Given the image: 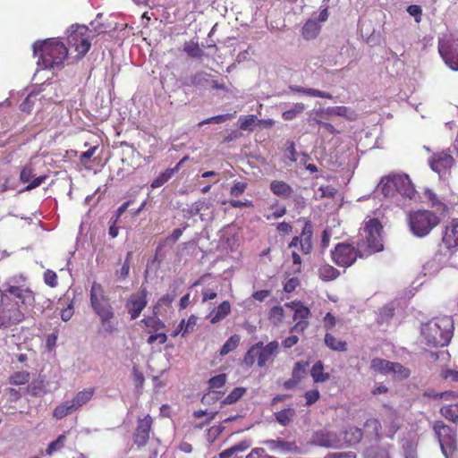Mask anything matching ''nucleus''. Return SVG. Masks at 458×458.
Segmentation results:
<instances>
[{"label":"nucleus","instance_id":"nucleus-61","mask_svg":"<svg viewBox=\"0 0 458 458\" xmlns=\"http://www.w3.org/2000/svg\"><path fill=\"white\" fill-rule=\"evenodd\" d=\"M167 341V335L165 333L151 334L147 342L148 344H153L158 342L159 344H164Z\"/></svg>","mask_w":458,"mask_h":458},{"label":"nucleus","instance_id":"nucleus-53","mask_svg":"<svg viewBox=\"0 0 458 458\" xmlns=\"http://www.w3.org/2000/svg\"><path fill=\"white\" fill-rule=\"evenodd\" d=\"M233 116V114H219V115L212 116V117H209V118H207V119L203 120L202 122H200L199 123V125L202 126L204 124H208V123H225V122L232 119Z\"/></svg>","mask_w":458,"mask_h":458},{"label":"nucleus","instance_id":"nucleus-49","mask_svg":"<svg viewBox=\"0 0 458 458\" xmlns=\"http://www.w3.org/2000/svg\"><path fill=\"white\" fill-rule=\"evenodd\" d=\"M391 374L397 379H406L410 377L411 372L410 369L404 366H403L399 362H394V365L391 369Z\"/></svg>","mask_w":458,"mask_h":458},{"label":"nucleus","instance_id":"nucleus-33","mask_svg":"<svg viewBox=\"0 0 458 458\" xmlns=\"http://www.w3.org/2000/svg\"><path fill=\"white\" fill-rule=\"evenodd\" d=\"M76 408L72 401H66L58 404L53 411V417L56 420H62L64 417L76 411Z\"/></svg>","mask_w":458,"mask_h":458},{"label":"nucleus","instance_id":"nucleus-21","mask_svg":"<svg viewBox=\"0 0 458 458\" xmlns=\"http://www.w3.org/2000/svg\"><path fill=\"white\" fill-rule=\"evenodd\" d=\"M364 432L366 437L369 438L372 441L378 442L382 437V426L378 420L370 418L368 419L364 425Z\"/></svg>","mask_w":458,"mask_h":458},{"label":"nucleus","instance_id":"nucleus-28","mask_svg":"<svg viewBox=\"0 0 458 458\" xmlns=\"http://www.w3.org/2000/svg\"><path fill=\"white\" fill-rule=\"evenodd\" d=\"M424 195L430 202L431 208H435L437 212L442 215L448 213L449 208L447 205L442 202L433 191L427 189L424 192Z\"/></svg>","mask_w":458,"mask_h":458},{"label":"nucleus","instance_id":"nucleus-14","mask_svg":"<svg viewBox=\"0 0 458 458\" xmlns=\"http://www.w3.org/2000/svg\"><path fill=\"white\" fill-rule=\"evenodd\" d=\"M313 235L312 225L306 221L300 236H294L289 243V248L299 247L301 254L308 255L312 250L311 238Z\"/></svg>","mask_w":458,"mask_h":458},{"label":"nucleus","instance_id":"nucleus-9","mask_svg":"<svg viewBox=\"0 0 458 458\" xmlns=\"http://www.w3.org/2000/svg\"><path fill=\"white\" fill-rule=\"evenodd\" d=\"M382 230L383 226L377 218H371L365 223L366 242L370 252H378L383 250Z\"/></svg>","mask_w":458,"mask_h":458},{"label":"nucleus","instance_id":"nucleus-13","mask_svg":"<svg viewBox=\"0 0 458 458\" xmlns=\"http://www.w3.org/2000/svg\"><path fill=\"white\" fill-rule=\"evenodd\" d=\"M438 52L452 70L458 71V39L439 40Z\"/></svg>","mask_w":458,"mask_h":458},{"label":"nucleus","instance_id":"nucleus-2","mask_svg":"<svg viewBox=\"0 0 458 458\" xmlns=\"http://www.w3.org/2000/svg\"><path fill=\"white\" fill-rule=\"evenodd\" d=\"M454 333V321L449 316L437 317L421 326L422 342L431 347L447 345Z\"/></svg>","mask_w":458,"mask_h":458},{"label":"nucleus","instance_id":"nucleus-48","mask_svg":"<svg viewBox=\"0 0 458 458\" xmlns=\"http://www.w3.org/2000/svg\"><path fill=\"white\" fill-rule=\"evenodd\" d=\"M284 318V310L282 306H274L268 312V319L275 325L278 326Z\"/></svg>","mask_w":458,"mask_h":458},{"label":"nucleus","instance_id":"nucleus-60","mask_svg":"<svg viewBox=\"0 0 458 458\" xmlns=\"http://www.w3.org/2000/svg\"><path fill=\"white\" fill-rule=\"evenodd\" d=\"M304 397L306 399V404L311 405L315 403L320 397V394L318 389H313L310 391H307L304 394Z\"/></svg>","mask_w":458,"mask_h":458},{"label":"nucleus","instance_id":"nucleus-45","mask_svg":"<svg viewBox=\"0 0 458 458\" xmlns=\"http://www.w3.org/2000/svg\"><path fill=\"white\" fill-rule=\"evenodd\" d=\"M305 110V105L302 103H296L292 108L285 110L282 114V117L284 121H292L296 118L299 114H302Z\"/></svg>","mask_w":458,"mask_h":458},{"label":"nucleus","instance_id":"nucleus-10","mask_svg":"<svg viewBox=\"0 0 458 458\" xmlns=\"http://www.w3.org/2000/svg\"><path fill=\"white\" fill-rule=\"evenodd\" d=\"M285 306L293 310V320L296 323L291 328V332L302 333L309 327V318L310 316V310L308 307L304 306L301 301H291L285 303Z\"/></svg>","mask_w":458,"mask_h":458},{"label":"nucleus","instance_id":"nucleus-1","mask_svg":"<svg viewBox=\"0 0 458 458\" xmlns=\"http://www.w3.org/2000/svg\"><path fill=\"white\" fill-rule=\"evenodd\" d=\"M34 304L35 293L30 288L4 284L0 290V327L9 328L22 322Z\"/></svg>","mask_w":458,"mask_h":458},{"label":"nucleus","instance_id":"nucleus-24","mask_svg":"<svg viewBox=\"0 0 458 458\" xmlns=\"http://www.w3.org/2000/svg\"><path fill=\"white\" fill-rule=\"evenodd\" d=\"M269 189L274 195L284 199L291 198L293 192V188L281 180H273L270 182Z\"/></svg>","mask_w":458,"mask_h":458},{"label":"nucleus","instance_id":"nucleus-44","mask_svg":"<svg viewBox=\"0 0 458 458\" xmlns=\"http://www.w3.org/2000/svg\"><path fill=\"white\" fill-rule=\"evenodd\" d=\"M247 389L245 387L240 386L233 389L222 401L223 404H233L237 403L246 393Z\"/></svg>","mask_w":458,"mask_h":458},{"label":"nucleus","instance_id":"nucleus-55","mask_svg":"<svg viewBox=\"0 0 458 458\" xmlns=\"http://www.w3.org/2000/svg\"><path fill=\"white\" fill-rule=\"evenodd\" d=\"M256 120L257 117L254 114L249 116H242L239 119V128L242 131L250 130L255 124Z\"/></svg>","mask_w":458,"mask_h":458},{"label":"nucleus","instance_id":"nucleus-57","mask_svg":"<svg viewBox=\"0 0 458 458\" xmlns=\"http://www.w3.org/2000/svg\"><path fill=\"white\" fill-rule=\"evenodd\" d=\"M247 186H248L247 183L244 182H234L230 190L231 196L239 197L245 191V190L247 189Z\"/></svg>","mask_w":458,"mask_h":458},{"label":"nucleus","instance_id":"nucleus-36","mask_svg":"<svg viewBox=\"0 0 458 458\" xmlns=\"http://www.w3.org/2000/svg\"><path fill=\"white\" fill-rule=\"evenodd\" d=\"M290 89L293 92L301 93L310 97L322 98L327 99L333 98V96L330 93L315 89H308L301 86H290Z\"/></svg>","mask_w":458,"mask_h":458},{"label":"nucleus","instance_id":"nucleus-37","mask_svg":"<svg viewBox=\"0 0 458 458\" xmlns=\"http://www.w3.org/2000/svg\"><path fill=\"white\" fill-rule=\"evenodd\" d=\"M141 323L148 328V333L157 332L165 327L164 322L156 314L143 318Z\"/></svg>","mask_w":458,"mask_h":458},{"label":"nucleus","instance_id":"nucleus-50","mask_svg":"<svg viewBox=\"0 0 458 458\" xmlns=\"http://www.w3.org/2000/svg\"><path fill=\"white\" fill-rule=\"evenodd\" d=\"M208 74L204 72H199L191 75L189 81L186 82L187 86H203L208 82Z\"/></svg>","mask_w":458,"mask_h":458},{"label":"nucleus","instance_id":"nucleus-34","mask_svg":"<svg viewBox=\"0 0 458 458\" xmlns=\"http://www.w3.org/2000/svg\"><path fill=\"white\" fill-rule=\"evenodd\" d=\"M109 301L106 295L104 287L98 282H93L90 289V304H98Z\"/></svg>","mask_w":458,"mask_h":458},{"label":"nucleus","instance_id":"nucleus-32","mask_svg":"<svg viewBox=\"0 0 458 458\" xmlns=\"http://www.w3.org/2000/svg\"><path fill=\"white\" fill-rule=\"evenodd\" d=\"M318 274L322 281L329 282L336 279L340 271L329 264H324L318 267Z\"/></svg>","mask_w":458,"mask_h":458},{"label":"nucleus","instance_id":"nucleus-46","mask_svg":"<svg viewBox=\"0 0 458 458\" xmlns=\"http://www.w3.org/2000/svg\"><path fill=\"white\" fill-rule=\"evenodd\" d=\"M66 440V435L61 434L58 437L52 441L45 450V454L48 456H52L54 453L60 451L64 448V443Z\"/></svg>","mask_w":458,"mask_h":458},{"label":"nucleus","instance_id":"nucleus-40","mask_svg":"<svg viewBox=\"0 0 458 458\" xmlns=\"http://www.w3.org/2000/svg\"><path fill=\"white\" fill-rule=\"evenodd\" d=\"M240 341H241V336L239 335H236V334L233 335L223 344V346L220 349L219 354L221 356H225V355L228 354L230 352L235 350L238 347Z\"/></svg>","mask_w":458,"mask_h":458},{"label":"nucleus","instance_id":"nucleus-31","mask_svg":"<svg viewBox=\"0 0 458 458\" xmlns=\"http://www.w3.org/2000/svg\"><path fill=\"white\" fill-rule=\"evenodd\" d=\"M94 394L95 389L92 387L83 389L82 391L78 392L71 401L75 406L76 410H78L89 403L92 399Z\"/></svg>","mask_w":458,"mask_h":458},{"label":"nucleus","instance_id":"nucleus-22","mask_svg":"<svg viewBox=\"0 0 458 458\" xmlns=\"http://www.w3.org/2000/svg\"><path fill=\"white\" fill-rule=\"evenodd\" d=\"M267 444L271 449H278L284 453H290L295 454H302L301 448L297 445L295 441H284V440H269Z\"/></svg>","mask_w":458,"mask_h":458},{"label":"nucleus","instance_id":"nucleus-7","mask_svg":"<svg viewBox=\"0 0 458 458\" xmlns=\"http://www.w3.org/2000/svg\"><path fill=\"white\" fill-rule=\"evenodd\" d=\"M67 42L69 47L76 52L75 58L81 59L89 51L91 47L89 28L84 25L72 26L67 37Z\"/></svg>","mask_w":458,"mask_h":458},{"label":"nucleus","instance_id":"nucleus-64","mask_svg":"<svg viewBox=\"0 0 458 458\" xmlns=\"http://www.w3.org/2000/svg\"><path fill=\"white\" fill-rule=\"evenodd\" d=\"M324 458H357L354 452L330 453Z\"/></svg>","mask_w":458,"mask_h":458},{"label":"nucleus","instance_id":"nucleus-6","mask_svg":"<svg viewBox=\"0 0 458 458\" xmlns=\"http://www.w3.org/2000/svg\"><path fill=\"white\" fill-rule=\"evenodd\" d=\"M445 458H457L456 429L445 425L443 421H436L433 427Z\"/></svg>","mask_w":458,"mask_h":458},{"label":"nucleus","instance_id":"nucleus-54","mask_svg":"<svg viewBox=\"0 0 458 458\" xmlns=\"http://www.w3.org/2000/svg\"><path fill=\"white\" fill-rule=\"evenodd\" d=\"M43 279H44V283L47 285L50 286L51 288H54V287L57 286V284H58L57 275L55 271H53L51 269H47L44 272Z\"/></svg>","mask_w":458,"mask_h":458},{"label":"nucleus","instance_id":"nucleus-23","mask_svg":"<svg viewBox=\"0 0 458 458\" xmlns=\"http://www.w3.org/2000/svg\"><path fill=\"white\" fill-rule=\"evenodd\" d=\"M188 157H184L174 168H167L162 172L156 179H154L150 184L152 189L159 188L168 182L172 176L177 172L181 165L188 160Z\"/></svg>","mask_w":458,"mask_h":458},{"label":"nucleus","instance_id":"nucleus-15","mask_svg":"<svg viewBox=\"0 0 458 458\" xmlns=\"http://www.w3.org/2000/svg\"><path fill=\"white\" fill-rule=\"evenodd\" d=\"M148 291L146 288L141 289L137 293L130 295L125 308L130 314L131 319L134 320L138 318L141 311L146 308L148 304Z\"/></svg>","mask_w":458,"mask_h":458},{"label":"nucleus","instance_id":"nucleus-39","mask_svg":"<svg viewBox=\"0 0 458 458\" xmlns=\"http://www.w3.org/2000/svg\"><path fill=\"white\" fill-rule=\"evenodd\" d=\"M30 379V374L27 370L15 371L9 377V384L21 386L27 384Z\"/></svg>","mask_w":458,"mask_h":458},{"label":"nucleus","instance_id":"nucleus-20","mask_svg":"<svg viewBox=\"0 0 458 458\" xmlns=\"http://www.w3.org/2000/svg\"><path fill=\"white\" fill-rule=\"evenodd\" d=\"M396 192L410 199H414L417 191L407 174H396Z\"/></svg>","mask_w":458,"mask_h":458},{"label":"nucleus","instance_id":"nucleus-11","mask_svg":"<svg viewBox=\"0 0 458 458\" xmlns=\"http://www.w3.org/2000/svg\"><path fill=\"white\" fill-rule=\"evenodd\" d=\"M90 305L94 312L99 317L104 331L109 334L114 332L117 323L114 322V312L109 301Z\"/></svg>","mask_w":458,"mask_h":458},{"label":"nucleus","instance_id":"nucleus-51","mask_svg":"<svg viewBox=\"0 0 458 458\" xmlns=\"http://www.w3.org/2000/svg\"><path fill=\"white\" fill-rule=\"evenodd\" d=\"M226 381H227V375L225 373L212 377L208 382V389L216 390V389L222 388L225 386Z\"/></svg>","mask_w":458,"mask_h":458},{"label":"nucleus","instance_id":"nucleus-43","mask_svg":"<svg viewBox=\"0 0 458 458\" xmlns=\"http://www.w3.org/2000/svg\"><path fill=\"white\" fill-rule=\"evenodd\" d=\"M183 51L192 58H201L204 55V52L199 47V43L194 41L185 42Z\"/></svg>","mask_w":458,"mask_h":458},{"label":"nucleus","instance_id":"nucleus-18","mask_svg":"<svg viewBox=\"0 0 458 458\" xmlns=\"http://www.w3.org/2000/svg\"><path fill=\"white\" fill-rule=\"evenodd\" d=\"M454 163V157L447 151L434 154L429 161L432 170L439 174L450 169Z\"/></svg>","mask_w":458,"mask_h":458},{"label":"nucleus","instance_id":"nucleus-30","mask_svg":"<svg viewBox=\"0 0 458 458\" xmlns=\"http://www.w3.org/2000/svg\"><path fill=\"white\" fill-rule=\"evenodd\" d=\"M231 312V305L228 301L220 303L217 308L210 313V322L218 323L227 317Z\"/></svg>","mask_w":458,"mask_h":458},{"label":"nucleus","instance_id":"nucleus-4","mask_svg":"<svg viewBox=\"0 0 458 458\" xmlns=\"http://www.w3.org/2000/svg\"><path fill=\"white\" fill-rule=\"evenodd\" d=\"M278 352L279 343L277 341H271L267 344L260 341L248 349L242 360V364L251 368L257 362L259 368H263L268 362H273Z\"/></svg>","mask_w":458,"mask_h":458},{"label":"nucleus","instance_id":"nucleus-59","mask_svg":"<svg viewBox=\"0 0 458 458\" xmlns=\"http://www.w3.org/2000/svg\"><path fill=\"white\" fill-rule=\"evenodd\" d=\"M385 365H387V360L380 358H374L370 362V368L379 373L383 372Z\"/></svg>","mask_w":458,"mask_h":458},{"label":"nucleus","instance_id":"nucleus-35","mask_svg":"<svg viewBox=\"0 0 458 458\" xmlns=\"http://www.w3.org/2000/svg\"><path fill=\"white\" fill-rule=\"evenodd\" d=\"M295 416L296 411L293 408H286L275 413L276 420L284 427L293 422Z\"/></svg>","mask_w":458,"mask_h":458},{"label":"nucleus","instance_id":"nucleus-38","mask_svg":"<svg viewBox=\"0 0 458 458\" xmlns=\"http://www.w3.org/2000/svg\"><path fill=\"white\" fill-rule=\"evenodd\" d=\"M310 374L316 383L326 382L330 377L328 373L324 372V366L320 360L313 365Z\"/></svg>","mask_w":458,"mask_h":458},{"label":"nucleus","instance_id":"nucleus-27","mask_svg":"<svg viewBox=\"0 0 458 458\" xmlns=\"http://www.w3.org/2000/svg\"><path fill=\"white\" fill-rule=\"evenodd\" d=\"M324 343L327 348L335 352H346L348 349V344L346 341L338 340L336 337L331 334L330 332H327L324 337Z\"/></svg>","mask_w":458,"mask_h":458},{"label":"nucleus","instance_id":"nucleus-3","mask_svg":"<svg viewBox=\"0 0 458 458\" xmlns=\"http://www.w3.org/2000/svg\"><path fill=\"white\" fill-rule=\"evenodd\" d=\"M35 56H39L45 68H62L68 56V49L64 42L57 38L38 41L33 45Z\"/></svg>","mask_w":458,"mask_h":458},{"label":"nucleus","instance_id":"nucleus-29","mask_svg":"<svg viewBox=\"0 0 458 458\" xmlns=\"http://www.w3.org/2000/svg\"><path fill=\"white\" fill-rule=\"evenodd\" d=\"M379 186L385 197L394 196L396 192V174L383 177Z\"/></svg>","mask_w":458,"mask_h":458},{"label":"nucleus","instance_id":"nucleus-12","mask_svg":"<svg viewBox=\"0 0 458 458\" xmlns=\"http://www.w3.org/2000/svg\"><path fill=\"white\" fill-rule=\"evenodd\" d=\"M308 444L325 448H338L342 446V440L336 433L327 429H320L312 434Z\"/></svg>","mask_w":458,"mask_h":458},{"label":"nucleus","instance_id":"nucleus-62","mask_svg":"<svg viewBox=\"0 0 458 458\" xmlns=\"http://www.w3.org/2000/svg\"><path fill=\"white\" fill-rule=\"evenodd\" d=\"M132 375L136 388H142L145 381V377L142 372L134 367L132 369Z\"/></svg>","mask_w":458,"mask_h":458},{"label":"nucleus","instance_id":"nucleus-41","mask_svg":"<svg viewBox=\"0 0 458 458\" xmlns=\"http://www.w3.org/2000/svg\"><path fill=\"white\" fill-rule=\"evenodd\" d=\"M327 114L329 115L346 117L349 120H352L355 117L354 112L344 106L329 107L327 110Z\"/></svg>","mask_w":458,"mask_h":458},{"label":"nucleus","instance_id":"nucleus-42","mask_svg":"<svg viewBox=\"0 0 458 458\" xmlns=\"http://www.w3.org/2000/svg\"><path fill=\"white\" fill-rule=\"evenodd\" d=\"M440 413L446 420L456 422L458 420V403H452L441 407Z\"/></svg>","mask_w":458,"mask_h":458},{"label":"nucleus","instance_id":"nucleus-58","mask_svg":"<svg viewBox=\"0 0 458 458\" xmlns=\"http://www.w3.org/2000/svg\"><path fill=\"white\" fill-rule=\"evenodd\" d=\"M336 322L335 317L330 312H327L323 318L324 327L327 332L331 331L335 327Z\"/></svg>","mask_w":458,"mask_h":458},{"label":"nucleus","instance_id":"nucleus-47","mask_svg":"<svg viewBox=\"0 0 458 458\" xmlns=\"http://www.w3.org/2000/svg\"><path fill=\"white\" fill-rule=\"evenodd\" d=\"M309 367V362L304 360H300L295 363L293 369V377L295 378V381L300 382L307 375V369Z\"/></svg>","mask_w":458,"mask_h":458},{"label":"nucleus","instance_id":"nucleus-52","mask_svg":"<svg viewBox=\"0 0 458 458\" xmlns=\"http://www.w3.org/2000/svg\"><path fill=\"white\" fill-rule=\"evenodd\" d=\"M131 258L132 252L128 251L121 269L116 271V275L120 280H124L129 276Z\"/></svg>","mask_w":458,"mask_h":458},{"label":"nucleus","instance_id":"nucleus-63","mask_svg":"<svg viewBox=\"0 0 458 458\" xmlns=\"http://www.w3.org/2000/svg\"><path fill=\"white\" fill-rule=\"evenodd\" d=\"M246 458H276V457L267 454L264 448H254L246 456Z\"/></svg>","mask_w":458,"mask_h":458},{"label":"nucleus","instance_id":"nucleus-8","mask_svg":"<svg viewBox=\"0 0 458 458\" xmlns=\"http://www.w3.org/2000/svg\"><path fill=\"white\" fill-rule=\"evenodd\" d=\"M332 261L338 267L347 268L352 267L360 258V250L351 243L343 242L337 243L330 251Z\"/></svg>","mask_w":458,"mask_h":458},{"label":"nucleus","instance_id":"nucleus-26","mask_svg":"<svg viewBox=\"0 0 458 458\" xmlns=\"http://www.w3.org/2000/svg\"><path fill=\"white\" fill-rule=\"evenodd\" d=\"M321 30V26L318 21L310 19L308 20L301 29V35L306 40L316 38Z\"/></svg>","mask_w":458,"mask_h":458},{"label":"nucleus","instance_id":"nucleus-5","mask_svg":"<svg viewBox=\"0 0 458 458\" xmlns=\"http://www.w3.org/2000/svg\"><path fill=\"white\" fill-rule=\"evenodd\" d=\"M440 217L428 209L411 210L407 214L408 226L413 235L422 238L440 224Z\"/></svg>","mask_w":458,"mask_h":458},{"label":"nucleus","instance_id":"nucleus-56","mask_svg":"<svg viewBox=\"0 0 458 458\" xmlns=\"http://www.w3.org/2000/svg\"><path fill=\"white\" fill-rule=\"evenodd\" d=\"M440 377L444 380H449L451 382H458V370L445 369H442Z\"/></svg>","mask_w":458,"mask_h":458},{"label":"nucleus","instance_id":"nucleus-16","mask_svg":"<svg viewBox=\"0 0 458 458\" xmlns=\"http://www.w3.org/2000/svg\"><path fill=\"white\" fill-rule=\"evenodd\" d=\"M152 424L153 420L148 414L138 420L137 427L133 433V442L138 447H143L148 444Z\"/></svg>","mask_w":458,"mask_h":458},{"label":"nucleus","instance_id":"nucleus-25","mask_svg":"<svg viewBox=\"0 0 458 458\" xmlns=\"http://www.w3.org/2000/svg\"><path fill=\"white\" fill-rule=\"evenodd\" d=\"M363 437V431L357 427H349L343 432V441L348 445H355L359 444Z\"/></svg>","mask_w":458,"mask_h":458},{"label":"nucleus","instance_id":"nucleus-17","mask_svg":"<svg viewBox=\"0 0 458 458\" xmlns=\"http://www.w3.org/2000/svg\"><path fill=\"white\" fill-rule=\"evenodd\" d=\"M442 242L449 250L458 249V218H453L445 225Z\"/></svg>","mask_w":458,"mask_h":458},{"label":"nucleus","instance_id":"nucleus-19","mask_svg":"<svg viewBox=\"0 0 458 458\" xmlns=\"http://www.w3.org/2000/svg\"><path fill=\"white\" fill-rule=\"evenodd\" d=\"M34 177V167L32 164H27L22 167L20 173V181L23 183L29 182V184L25 187L24 191H31L37 187H38L41 183H43L47 175H40L34 178L31 182L30 180Z\"/></svg>","mask_w":458,"mask_h":458}]
</instances>
